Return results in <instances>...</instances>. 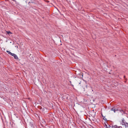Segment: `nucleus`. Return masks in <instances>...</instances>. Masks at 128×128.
Instances as JSON below:
<instances>
[{
	"label": "nucleus",
	"mask_w": 128,
	"mask_h": 128,
	"mask_svg": "<svg viewBox=\"0 0 128 128\" xmlns=\"http://www.w3.org/2000/svg\"><path fill=\"white\" fill-rule=\"evenodd\" d=\"M118 126L116 125L113 126L112 128H117Z\"/></svg>",
	"instance_id": "39448f33"
},
{
	"label": "nucleus",
	"mask_w": 128,
	"mask_h": 128,
	"mask_svg": "<svg viewBox=\"0 0 128 128\" xmlns=\"http://www.w3.org/2000/svg\"><path fill=\"white\" fill-rule=\"evenodd\" d=\"M120 122L121 124L122 125H124V126L127 123L125 122L124 119L123 118L122 119V120Z\"/></svg>",
	"instance_id": "f257e3e1"
},
{
	"label": "nucleus",
	"mask_w": 128,
	"mask_h": 128,
	"mask_svg": "<svg viewBox=\"0 0 128 128\" xmlns=\"http://www.w3.org/2000/svg\"><path fill=\"white\" fill-rule=\"evenodd\" d=\"M12 56H13L14 57V58L15 59H18V56H17L16 54H13V55Z\"/></svg>",
	"instance_id": "f03ea898"
},
{
	"label": "nucleus",
	"mask_w": 128,
	"mask_h": 128,
	"mask_svg": "<svg viewBox=\"0 0 128 128\" xmlns=\"http://www.w3.org/2000/svg\"><path fill=\"white\" fill-rule=\"evenodd\" d=\"M7 34H12V33L10 31H8V32L7 31Z\"/></svg>",
	"instance_id": "0eeeda50"
},
{
	"label": "nucleus",
	"mask_w": 128,
	"mask_h": 128,
	"mask_svg": "<svg viewBox=\"0 0 128 128\" xmlns=\"http://www.w3.org/2000/svg\"><path fill=\"white\" fill-rule=\"evenodd\" d=\"M106 126L107 127V128H109V127L110 126H109L108 127H107V125H106Z\"/></svg>",
	"instance_id": "6e6552de"
},
{
	"label": "nucleus",
	"mask_w": 128,
	"mask_h": 128,
	"mask_svg": "<svg viewBox=\"0 0 128 128\" xmlns=\"http://www.w3.org/2000/svg\"><path fill=\"white\" fill-rule=\"evenodd\" d=\"M70 83H71V81H70Z\"/></svg>",
	"instance_id": "9b49d317"
},
{
	"label": "nucleus",
	"mask_w": 128,
	"mask_h": 128,
	"mask_svg": "<svg viewBox=\"0 0 128 128\" xmlns=\"http://www.w3.org/2000/svg\"><path fill=\"white\" fill-rule=\"evenodd\" d=\"M111 110L114 111V112H115L116 111H117L118 110H116V108L115 107H114L112 108Z\"/></svg>",
	"instance_id": "7ed1b4c3"
},
{
	"label": "nucleus",
	"mask_w": 128,
	"mask_h": 128,
	"mask_svg": "<svg viewBox=\"0 0 128 128\" xmlns=\"http://www.w3.org/2000/svg\"><path fill=\"white\" fill-rule=\"evenodd\" d=\"M124 78L125 77V76H124Z\"/></svg>",
	"instance_id": "9d476101"
},
{
	"label": "nucleus",
	"mask_w": 128,
	"mask_h": 128,
	"mask_svg": "<svg viewBox=\"0 0 128 128\" xmlns=\"http://www.w3.org/2000/svg\"><path fill=\"white\" fill-rule=\"evenodd\" d=\"M6 52L9 54H10L12 56L13 54L11 53V52H9L8 51H7Z\"/></svg>",
	"instance_id": "20e7f679"
},
{
	"label": "nucleus",
	"mask_w": 128,
	"mask_h": 128,
	"mask_svg": "<svg viewBox=\"0 0 128 128\" xmlns=\"http://www.w3.org/2000/svg\"><path fill=\"white\" fill-rule=\"evenodd\" d=\"M122 112H124V111L122 110Z\"/></svg>",
	"instance_id": "1a4fd4ad"
},
{
	"label": "nucleus",
	"mask_w": 128,
	"mask_h": 128,
	"mask_svg": "<svg viewBox=\"0 0 128 128\" xmlns=\"http://www.w3.org/2000/svg\"><path fill=\"white\" fill-rule=\"evenodd\" d=\"M124 126L126 127V128L127 127L128 128V123H127L126 124L124 125Z\"/></svg>",
	"instance_id": "423d86ee"
}]
</instances>
